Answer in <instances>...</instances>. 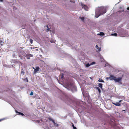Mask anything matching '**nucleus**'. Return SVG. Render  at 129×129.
<instances>
[{"label": "nucleus", "instance_id": "nucleus-1", "mask_svg": "<svg viewBox=\"0 0 129 129\" xmlns=\"http://www.w3.org/2000/svg\"><path fill=\"white\" fill-rule=\"evenodd\" d=\"M95 18H97L101 15H103L106 12V10L105 8L103 6L98 7L96 8L95 10Z\"/></svg>", "mask_w": 129, "mask_h": 129}, {"label": "nucleus", "instance_id": "nucleus-2", "mask_svg": "<svg viewBox=\"0 0 129 129\" xmlns=\"http://www.w3.org/2000/svg\"><path fill=\"white\" fill-rule=\"evenodd\" d=\"M63 86L68 90L71 91L72 92L77 91L76 87L73 83L70 81L67 82Z\"/></svg>", "mask_w": 129, "mask_h": 129}, {"label": "nucleus", "instance_id": "nucleus-3", "mask_svg": "<svg viewBox=\"0 0 129 129\" xmlns=\"http://www.w3.org/2000/svg\"><path fill=\"white\" fill-rule=\"evenodd\" d=\"M63 98L61 99L62 100L64 101H69L70 99V98L67 95L63 94Z\"/></svg>", "mask_w": 129, "mask_h": 129}, {"label": "nucleus", "instance_id": "nucleus-4", "mask_svg": "<svg viewBox=\"0 0 129 129\" xmlns=\"http://www.w3.org/2000/svg\"><path fill=\"white\" fill-rule=\"evenodd\" d=\"M116 77L115 76L113 75H110L109 77H107L106 78V79L107 80L110 79V80H113L114 81Z\"/></svg>", "mask_w": 129, "mask_h": 129}, {"label": "nucleus", "instance_id": "nucleus-5", "mask_svg": "<svg viewBox=\"0 0 129 129\" xmlns=\"http://www.w3.org/2000/svg\"><path fill=\"white\" fill-rule=\"evenodd\" d=\"M48 119L49 120L52 121V122L53 123L54 126L58 127V126L59 125L55 123L54 120L52 118L49 117L48 118Z\"/></svg>", "mask_w": 129, "mask_h": 129}, {"label": "nucleus", "instance_id": "nucleus-6", "mask_svg": "<svg viewBox=\"0 0 129 129\" xmlns=\"http://www.w3.org/2000/svg\"><path fill=\"white\" fill-rule=\"evenodd\" d=\"M122 78L121 77H119L117 78H116V77L115 78V82H118L119 83H121V82L122 81Z\"/></svg>", "mask_w": 129, "mask_h": 129}, {"label": "nucleus", "instance_id": "nucleus-7", "mask_svg": "<svg viewBox=\"0 0 129 129\" xmlns=\"http://www.w3.org/2000/svg\"><path fill=\"white\" fill-rule=\"evenodd\" d=\"M81 5L82 8H83L86 11H88V7L86 5H84L82 3H81Z\"/></svg>", "mask_w": 129, "mask_h": 129}, {"label": "nucleus", "instance_id": "nucleus-8", "mask_svg": "<svg viewBox=\"0 0 129 129\" xmlns=\"http://www.w3.org/2000/svg\"><path fill=\"white\" fill-rule=\"evenodd\" d=\"M23 55L26 57L27 59H30V57H33V56L32 54H26Z\"/></svg>", "mask_w": 129, "mask_h": 129}, {"label": "nucleus", "instance_id": "nucleus-9", "mask_svg": "<svg viewBox=\"0 0 129 129\" xmlns=\"http://www.w3.org/2000/svg\"><path fill=\"white\" fill-rule=\"evenodd\" d=\"M112 103L113 105H114L117 106H121V104L119 103H118V102H116L115 103L113 102Z\"/></svg>", "mask_w": 129, "mask_h": 129}, {"label": "nucleus", "instance_id": "nucleus-10", "mask_svg": "<svg viewBox=\"0 0 129 129\" xmlns=\"http://www.w3.org/2000/svg\"><path fill=\"white\" fill-rule=\"evenodd\" d=\"M33 69H34V72L35 73L37 72L38 71H39V70L40 68L39 67H36V68L35 69H34L33 68Z\"/></svg>", "mask_w": 129, "mask_h": 129}, {"label": "nucleus", "instance_id": "nucleus-11", "mask_svg": "<svg viewBox=\"0 0 129 129\" xmlns=\"http://www.w3.org/2000/svg\"><path fill=\"white\" fill-rule=\"evenodd\" d=\"M17 114L18 115H21L23 116L24 115V114L21 112H18L17 111L15 110Z\"/></svg>", "mask_w": 129, "mask_h": 129}, {"label": "nucleus", "instance_id": "nucleus-12", "mask_svg": "<svg viewBox=\"0 0 129 129\" xmlns=\"http://www.w3.org/2000/svg\"><path fill=\"white\" fill-rule=\"evenodd\" d=\"M95 48H96L99 51H100L101 50V47H100L99 48V47L97 45H96Z\"/></svg>", "mask_w": 129, "mask_h": 129}, {"label": "nucleus", "instance_id": "nucleus-13", "mask_svg": "<svg viewBox=\"0 0 129 129\" xmlns=\"http://www.w3.org/2000/svg\"><path fill=\"white\" fill-rule=\"evenodd\" d=\"M95 88L98 90V91L99 93H100L101 92V90L100 89V88H99V87H95Z\"/></svg>", "mask_w": 129, "mask_h": 129}, {"label": "nucleus", "instance_id": "nucleus-14", "mask_svg": "<svg viewBox=\"0 0 129 129\" xmlns=\"http://www.w3.org/2000/svg\"><path fill=\"white\" fill-rule=\"evenodd\" d=\"M98 84L99 85L98 86L99 87H100L101 89H102L103 87V84L102 83H98Z\"/></svg>", "mask_w": 129, "mask_h": 129}, {"label": "nucleus", "instance_id": "nucleus-15", "mask_svg": "<svg viewBox=\"0 0 129 129\" xmlns=\"http://www.w3.org/2000/svg\"><path fill=\"white\" fill-rule=\"evenodd\" d=\"M98 81L100 82H104V81L102 80L101 78L99 79L98 80Z\"/></svg>", "mask_w": 129, "mask_h": 129}, {"label": "nucleus", "instance_id": "nucleus-16", "mask_svg": "<svg viewBox=\"0 0 129 129\" xmlns=\"http://www.w3.org/2000/svg\"><path fill=\"white\" fill-rule=\"evenodd\" d=\"M98 35L99 34L100 36H104L105 35V34L103 32H100L99 34H98Z\"/></svg>", "mask_w": 129, "mask_h": 129}, {"label": "nucleus", "instance_id": "nucleus-17", "mask_svg": "<svg viewBox=\"0 0 129 129\" xmlns=\"http://www.w3.org/2000/svg\"><path fill=\"white\" fill-rule=\"evenodd\" d=\"M112 36H117V34L116 33L112 34H111Z\"/></svg>", "mask_w": 129, "mask_h": 129}, {"label": "nucleus", "instance_id": "nucleus-18", "mask_svg": "<svg viewBox=\"0 0 129 129\" xmlns=\"http://www.w3.org/2000/svg\"><path fill=\"white\" fill-rule=\"evenodd\" d=\"M90 66V64L89 63H88L86 64L85 65V67H86L88 68Z\"/></svg>", "mask_w": 129, "mask_h": 129}, {"label": "nucleus", "instance_id": "nucleus-19", "mask_svg": "<svg viewBox=\"0 0 129 129\" xmlns=\"http://www.w3.org/2000/svg\"><path fill=\"white\" fill-rule=\"evenodd\" d=\"M72 126L73 127V129H77V128L76 127L74 126L73 123H72Z\"/></svg>", "mask_w": 129, "mask_h": 129}, {"label": "nucleus", "instance_id": "nucleus-20", "mask_svg": "<svg viewBox=\"0 0 129 129\" xmlns=\"http://www.w3.org/2000/svg\"><path fill=\"white\" fill-rule=\"evenodd\" d=\"M64 74H63V73H62L61 74V79H63V78H64Z\"/></svg>", "mask_w": 129, "mask_h": 129}, {"label": "nucleus", "instance_id": "nucleus-21", "mask_svg": "<svg viewBox=\"0 0 129 129\" xmlns=\"http://www.w3.org/2000/svg\"><path fill=\"white\" fill-rule=\"evenodd\" d=\"M17 55V54H15V53H14L13 54V55H12V56L13 57V58H14V57L15 56H16Z\"/></svg>", "mask_w": 129, "mask_h": 129}, {"label": "nucleus", "instance_id": "nucleus-22", "mask_svg": "<svg viewBox=\"0 0 129 129\" xmlns=\"http://www.w3.org/2000/svg\"><path fill=\"white\" fill-rule=\"evenodd\" d=\"M95 62L94 61L90 63V65L95 64Z\"/></svg>", "mask_w": 129, "mask_h": 129}, {"label": "nucleus", "instance_id": "nucleus-23", "mask_svg": "<svg viewBox=\"0 0 129 129\" xmlns=\"http://www.w3.org/2000/svg\"><path fill=\"white\" fill-rule=\"evenodd\" d=\"M80 19L82 21H83L84 20V18L83 17H80Z\"/></svg>", "mask_w": 129, "mask_h": 129}, {"label": "nucleus", "instance_id": "nucleus-24", "mask_svg": "<svg viewBox=\"0 0 129 129\" xmlns=\"http://www.w3.org/2000/svg\"><path fill=\"white\" fill-rule=\"evenodd\" d=\"M33 40L31 39H30V43L32 44L33 43Z\"/></svg>", "mask_w": 129, "mask_h": 129}, {"label": "nucleus", "instance_id": "nucleus-25", "mask_svg": "<svg viewBox=\"0 0 129 129\" xmlns=\"http://www.w3.org/2000/svg\"><path fill=\"white\" fill-rule=\"evenodd\" d=\"M22 70H23L22 69V71L21 72V74H22L23 75L24 74V72Z\"/></svg>", "mask_w": 129, "mask_h": 129}, {"label": "nucleus", "instance_id": "nucleus-26", "mask_svg": "<svg viewBox=\"0 0 129 129\" xmlns=\"http://www.w3.org/2000/svg\"><path fill=\"white\" fill-rule=\"evenodd\" d=\"M33 94V92L32 91H31L30 94V95H32Z\"/></svg>", "mask_w": 129, "mask_h": 129}, {"label": "nucleus", "instance_id": "nucleus-27", "mask_svg": "<svg viewBox=\"0 0 129 129\" xmlns=\"http://www.w3.org/2000/svg\"><path fill=\"white\" fill-rule=\"evenodd\" d=\"M0 43H1V45H2V44H3V43L2 41H0Z\"/></svg>", "mask_w": 129, "mask_h": 129}, {"label": "nucleus", "instance_id": "nucleus-28", "mask_svg": "<svg viewBox=\"0 0 129 129\" xmlns=\"http://www.w3.org/2000/svg\"><path fill=\"white\" fill-rule=\"evenodd\" d=\"M49 30V28L48 27V26H47V30L48 31Z\"/></svg>", "mask_w": 129, "mask_h": 129}, {"label": "nucleus", "instance_id": "nucleus-29", "mask_svg": "<svg viewBox=\"0 0 129 129\" xmlns=\"http://www.w3.org/2000/svg\"><path fill=\"white\" fill-rule=\"evenodd\" d=\"M4 118H2L1 119H0V121L4 120Z\"/></svg>", "mask_w": 129, "mask_h": 129}, {"label": "nucleus", "instance_id": "nucleus-30", "mask_svg": "<svg viewBox=\"0 0 129 129\" xmlns=\"http://www.w3.org/2000/svg\"><path fill=\"white\" fill-rule=\"evenodd\" d=\"M122 101V100H120L119 101V102H118V103H121V102Z\"/></svg>", "mask_w": 129, "mask_h": 129}, {"label": "nucleus", "instance_id": "nucleus-31", "mask_svg": "<svg viewBox=\"0 0 129 129\" xmlns=\"http://www.w3.org/2000/svg\"><path fill=\"white\" fill-rule=\"evenodd\" d=\"M50 42L51 43H53V41H50Z\"/></svg>", "mask_w": 129, "mask_h": 129}, {"label": "nucleus", "instance_id": "nucleus-32", "mask_svg": "<svg viewBox=\"0 0 129 129\" xmlns=\"http://www.w3.org/2000/svg\"><path fill=\"white\" fill-rule=\"evenodd\" d=\"M125 110H123L122 111H124V112L125 113L126 112L125 111Z\"/></svg>", "mask_w": 129, "mask_h": 129}, {"label": "nucleus", "instance_id": "nucleus-33", "mask_svg": "<svg viewBox=\"0 0 129 129\" xmlns=\"http://www.w3.org/2000/svg\"><path fill=\"white\" fill-rule=\"evenodd\" d=\"M26 81L27 82H28V80H27V78H26Z\"/></svg>", "mask_w": 129, "mask_h": 129}, {"label": "nucleus", "instance_id": "nucleus-34", "mask_svg": "<svg viewBox=\"0 0 129 129\" xmlns=\"http://www.w3.org/2000/svg\"><path fill=\"white\" fill-rule=\"evenodd\" d=\"M127 9L128 10H129V7H128L127 8Z\"/></svg>", "mask_w": 129, "mask_h": 129}, {"label": "nucleus", "instance_id": "nucleus-35", "mask_svg": "<svg viewBox=\"0 0 129 129\" xmlns=\"http://www.w3.org/2000/svg\"><path fill=\"white\" fill-rule=\"evenodd\" d=\"M3 1V0H0V2H2Z\"/></svg>", "mask_w": 129, "mask_h": 129}, {"label": "nucleus", "instance_id": "nucleus-36", "mask_svg": "<svg viewBox=\"0 0 129 129\" xmlns=\"http://www.w3.org/2000/svg\"><path fill=\"white\" fill-rule=\"evenodd\" d=\"M124 11V10H122V11H120V12H123Z\"/></svg>", "mask_w": 129, "mask_h": 129}, {"label": "nucleus", "instance_id": "nucleus-37", "mask_svg": "<svg viewBox=\"0 0 129 129\" xmlns=\"http://www.w3.org/2000/svg\"><path fill=\"white\" fill-rule=\"evenodd\" d=\"M79 104H78V105H77V104L76 105V106H77V105H79Z\"/></svg>", "mask_w": 129, "mask_h": 129}, {"label": "nucleus", "instance_id": "nucleus-38", "mask_svg": "<svg viewBox=\"0 0 129 129\" xmlns=\"http://www.w3.org/2000/svg\"><path fill=\"white\" fill-rule=\"evenodd\" d=\"M70 2H72L71 1H70Z\"/></svg>", "mask_w": 129, "mask_h": 129}, {"label": "nucleus", "instance_id": "nucleus-39", "mask_svg": "<svg viewBox=\"0 0 129 129\" xmlns=\"http://www.w3.org/2000/svg\"><path fill=\"white\" fill-rule=\"evenodd\" d=\"M121 7H120V9H121Z\"/></svg>", "mask_w": 129, "mask_h": 129}, {"label": "nucleus", "instance_id": "nucleus-40", "mask_svg": "<svg viewBox=\"0 0 129 129\" xmlns=\"http://www.w3.org/2000/svg\"><path fill=\"white\" fill-rule=\"evenodd\" d=\"M41 61H43V60H41Z\"/></svg>", "mask_w": 129, "mask_h": 129}, {"label": "nucleus", "instance_id": "nucleus-41", "mask_svg": "<svg viewBox=\"0 0 129 129\" xmlns=\"http://www.w3.org/2000/svg\"><path fill=\"white\" fill-rule=\"evenodd\" d=\"M47 128H49L48 127H47Z\"/></svg>", "mask_w": 129, "mask_h": 129}]
</instances>
